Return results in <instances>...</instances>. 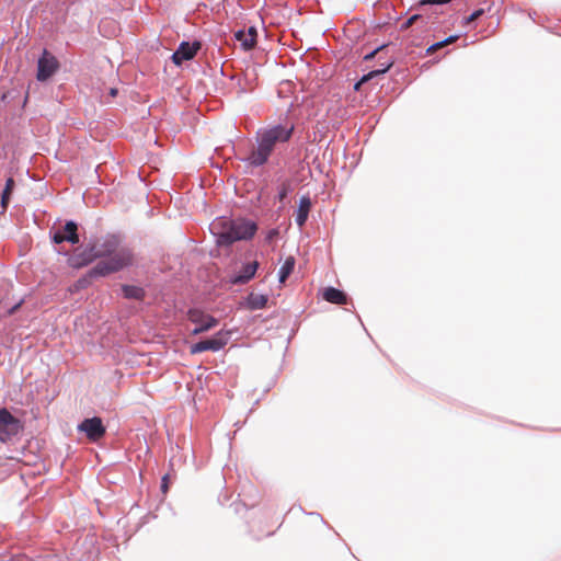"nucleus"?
Returning <instances> with one entry per match:
<instances>
[{
    "mask_svg": "<svg viewBox=\"0 0 561 561\" xmlns=\"http://www.w3.org/2000/svg\"><path fill=\"white\" fill-rule=\"evenodd\" d=\"M278 234V231L276 229H272L268 231L266 239L268 241L273 240Z\"/></svg>",
    "mask_w": 561,
    "mask_h": 561,
    "instance_id": "bb28decb",
    "label": "nucleus"
},
{
    "mask_svg": "<svg viewBox=\"0 0 561 561\" xmlns=\"http://www.w3.org/2000/svg\"><path fill=\"white\" fill-rule=\"evenodd\" d=\"M322 297L325 301L334 304V305H346L347 304L346 294L337 288H334V287L324 288Z\"/></svg>",
    "mask_w": 561,
    "mask_h": 561,
    "instance_id": "2eb2a0df",
    "label": "nucleus"
},
{
    "mask_svg": "<svg viewBox=\"0 0 561 561\" xmlns=\"http://www.w3.org/2000/svg\"><path fill=\"white\" fill-rule=\"evenodd\" d=\"M419 19H421V15L419 14H414L412 16H410L403 24H402V28L407 30L409 28L410 26H412Z\"/></svg>",
    "mask_w": 561,
    "mask_h": 561,
    "instance_id": "5701e85b",
    "label": "nucleus"
},
{
    "mask_svg": "<svg viewBox=\"0 0 561 561\" xmlns=\"http://www.w3.org/2000/svg\"><path fill=\"white\" fill-rule=\"evenodd\" d=\"M187 318L192 323L196 324L195 329L192 331L194 335L209 331L218 324L216 318L199 309L188 310Z\"/></svg>",
    "mask_w": 561,
    "mask_h": 561,
    "instance_id": "20e7f679",
    "label": "nucleus"
},
{
    "mask_svg": "<svg viewBox=\"0 0 561 561\" xmlns=\"http://www.w3.org/2000/svg\"><path fill=\"white\" fill-rule=\"evenodd\" d=\"M267 301V296L262 294L252 293L248 297V305L253 310L265 308Z\"/></svg>",
    "mask_w": 561,
    "mask_h": 561,
    "instance_id": "a211bd4d",
    "label": "nucleus"
},
{
    "mask_svg": "<svg viewBox=\"0 0 561 561\" xmlns=\"http://www.w3.org/2000/svg\"><path fill=\"white\" fill-rule=\"evenodd\" d=\"M256 35L257 33L254 27H250L248 31L240 30L234 33L236 39L241 43L244 50H250L255 46Z\"/></svg>",
    "mask_w": 561,
    "mask_h": 561,
    "instance_id": "ddd939ff",
    "label": "nucleus"
},
{
    "mask_svg": "<svg viewBox=\"0 0 561 561\" xmlns=\"http://www.w3.org/2000/svg\"><path fill=\"white\" fill-rule=\"evenodd\" d=\"M199 48L201 44L198 42H194L193 44L183 42L173 53L172 60L175 65H181L185 60L193 59Z\"/></svg>",
    "mask_w": 561,
    "mask_h": 561,
    "instance_id": "9b49d317",
    "label": "nucleus"
},
{
    "mask_svg": "<svg viewBox=\"0 0 561 561\" xmlns=\"http://www.w3.org/2000/svg\"><path fill=\"white\" fill-rule=\"evenodd\" d=\"M259 263L256 261L247 263L242 266L239 274L230 278V283L233 285L248 283L256 273Z\"/></svg>",
    "mask_w": 561,
    "mask_h": 561,
    "instance_id": "f8f14e48",
    "label": "nucleus"
},
{
    "mask_svg": "<svg viewBox=\"0 0 561 561\" xmlns=\"http://www.w3.org/2000/svg\"><path fill=\"white\" fill-rule=\"evenodd\" d=\"M169 490V474H164L161 480V491L165 494Z\"/></svg>",
    "mask_w": 561,
    "mask_h": 561,
    "instance_id": "b1692460",
    "label": "nucleus"
},
{
    "mask_svg": "<svg viewBox=\"0 0 561 561\" xmlns=\"http://www.w3.org/2000/svg\"><path fill=\"white\" fill-rule=\"evenodd\" d=\"M14 186H15V182H14L13 178H8L5 181L4 190L1 195V206L3 209H7V207L9 205L11 194L14 190Z\"/></svg>",
    "mask_w": 561,
    "mask_h": 561,
    "instance_id": "6ab92c4d",
    "label": "nucleus"
},
{
    "mask_svg": "<svg viewBox=\"0 0 561 561\" xmlns=\"http://www.w3.org/2000/svg\"><path fill=\"white\" fill-rule=\"evenodd\" d=\"M58 68L59 62L57 58L45 49L37 62V80L46 81L57 71Z\"/></svg>",
    "mask_w": 561,
    "mask_h": 561,
    "instance_id": "0eeeda50",
    "label": "nucleus"
},
{
    "mask_svg": "<svg viewBox=\"0 0 561 561\" xmlns=\"http://www.w3.org/2000/svg\"><path fill=\"white\" fill-rule=\"evenodd\" d=\"M449 0H426V1H423L422 3L423 4H426V3H431V4H443V3H447Z\"/></svg>",
    "mask_w": 561,
    "mask_h": 561,
    "instance_id": "a878e982",
    "label": "nucleus"
},
{
    "mask_svg": "<svg viewBox=\"0 0 561 561\" xmlns=\"http://www.w3.org/2000/svg\"><path fill=\"white\" fill-rule=\"evenodd\" d=\"M484 13L483 9L476 10L472 14L466 18L465 23L469 24L476 20H478Z\"/></svg>",
    "mask_w": 561,
    "mask_h": 561,
    "instance_id": "4be33fe9",
    "label": "nucleus"
},
{
    "mask_svg": "<svg viewBox=\"0 0 561 561\" xmlns=\"http://www.w3.org/2000/svg\"><path fill=\"white\" fill-rule=\"evenodd\" d=\"M110 95H111L112 98H115V96L117 95V89L112 88V89L110 90Z\"/></svg>",
    "mask_w": 561,
    "mask_h": 561,
    "instance_id": "c85d7f7f",
    "label": "nucleus"
},
{
    "mask_svg": "<svg viewBox=\"0 0 561 561\" xmlns=\"http://www.w3.org/2000/svg\"><path fill=\"white\" fill-rule=\"evenodd\" d=\"M295 266V259L293 256H288L278 272V277L280 283H285L288 276L291 274Z\"/></svg>",
    "mask_w": 561,
    "mask_h": 561,
    "instance_id": "aec40b11",
    "label": "nucleus"
},
{
    "mask_svg": "<svg viewBox=\"0 0 561 561\" xmlns=\"http://www.w3.org/2000/svg\"><path fill=\"white\" fill-rule=\"evenodd\" d=\"M311 209V201L308 196H302L299 199L298 209L296 211V224L299 228H302L308 219Z\"/></svg>",
    "mask_w": 561,
    "mask_h": 561,
    "instance_id": "4468645a",
    "label": "nucleus"
},
{
    "mask_svg": "<svg viewBox=\"0 0 561 561\" xmlns=\"http://www.w3.org/2000/svg\"><path fill=\"white\" fill-rule=\"evenodd\" d=\"M51 240L54 243L59 244L68 241L72 244H77L80 241L78 234V226L75 221H67L61 229H57L53 232Z\"/></svg>",
    "mask_w": 561,
    "mask_h": 561,
    "instance_id": "9d476101",
    "label": "nucleus"
},
{
    "mask_svg": "<svg viewBox=\"0 0 561 561\" xmlns=\"http://www.w3.org/2000/svg\"><path fill=\"white\" fill-rule=\"evenodd\" d=\"M287 193H288V191H287V188L284 186V187L280 190L279 194H278V198H279V201H283L284 198H286Z\"/></svg>",
    "mask_w": 561,
    "mask_h": 561,
    "instance_id": "cd10ccee",
    "label": "nucleus"
},
{
    "mask_svg": "<svg viewBox=\"0 0 561 561\" xmlns=\"http://www.w3.org/2000/svg\"><path fill=\"white\" fill-rule=\"evenodd\" d=\"M458 38H459V36H458V35H451V36L447 37V38H446V39H444V41H440V42H437V43H435V44L431 45V46L427 48L426 53H427L428 55L434 54V53H435V51H437L438 49H440V48H443V47H445V46H447V45H449V44L455 43Z\"/></svg>",
    "mask_w": 561,
    "mask_h": 561,
    "instance_id": "412c9836",
    "label": "nucleus"
},
{
    "mask_svg": "<svg viewBox=\"0 0 561 561\" xmlns=\"http://www.w3.org/2000/svg\"><path fill=\"white\" fill-rule=\"evenodd\" d=\"M93 250L89 244L83 248H77L71 255H69L67 263L72 268H82L93 261H95Z\"/></svg>",
    "mask_w": 561,
    "mask_h": 561,
    "instance_id": "6e6552de",
    "label": "nucleus"
},
{
    "mask_svg": "<svg viewBox=\"0 0 561 561\" xmlns=\"http://www.w3.org/2000/svg\"><path fill=\"white\" fill-rule=\"evenodd\" d=\"M95 259H104L93 266L88 275L103 277L116 273L134 262V254L129 248L121 247V239L110 234L90 243Z\"/></svg>",
    "mask_w": 561,
    "mask_h": 561,
    "instance_id": "f257e3e1",
    "label": "nucleus"
},
{
    "mask_svg": "<svg viewBox=\"0 0 561 561\" xmlns=\"http://www.w3.org/2000/svg\"><path fill=\"white\" fill-rule=\"evenodd\" d=\"M21 422L5 408L0 409V440L7 442L21 430Z\"/></svg>",
    "mask_w": 561,
    "mask_h": 561,
    "instance_id": "39448f33",
    "label": "nucleus"
},
{
    "mask_svg": "<svg viewBox=\"0 0 561 561\" xmlns=\"http://www.w3.org/2000/svg\"><path fill=\"white\" fill-rule=\"evenodd\" d=\"M228 343V332L219 331L211 339L199 341L190 348L191 354L206 351L217 352Z\"/></svg>",
    "mask_w": 561,
    "mask_h": 561,
    "instance_id": "423d86ee",
    "label": "nucleus"
},
{
    "mask_svg": "<svg viewBox=\"0 0 561 561\" xmlns=\"http://www.w3.org/2000/svg\"><path fill=\"white\" fill-rule=\"evenodd\" d=\"M123 295L127 299L142 300L145 298V289L134 285H123Z\"/></svg>",
    "mask_w": 561,
    "mask_h": 561,
    "instance_id": "f3484780",
    "label": "nucleus"
},
{
    "mask_svg": "<svg viewBox=\"0 0 561 561\" xmlns=\"http://www.w3.org/2000/svg\"><path fill=\"white\" fill-rule=\"evenodd\" d=\"M210 230L216 236L217 244L229 247L240 240L251 239L256 230V224L247 219L219 218L211 222Z\"/></svg>",
    "mask_w": 561,
    "mask_h": 561,
    "instance_id": "f03ea898",
    "label": "nucleus"
},
{
    "mask_svg": "<svg viewBox=\"0 0 561 561\" xmlns=\"http://www.w3.org/2000/svg\"><path fill=\"white\" fill-rule=\"evenodd\" d=\"M78 430L80 432H84L91 442H98L106 432L102 420L98 416L85 419L79 424Z\"/></svg>",
    "mask_w": 561,
    "mask_h": 561,
    "instance_id": "1a4fd4ad",
    "label": "nucleus"
},
{
    "mask_svg": "<svg viewBox=\"0 0 561 561\" xmlns=\"http://www.w3.org/2000/svg\"><path fill=\"white\" fill-rule=\"evenodd\" d=\"M385 46H380L378 47L377 49H375L374 51H371L370 54L366 55L365 56V59L368 60V59H371L375 57V55L377 54H380L382 50H383Z\"/></svg>",
    "mask_w": 561,
    "mask_h": 561,
    "instance_id": "393cba45",
    "label": "nucleus"
},
{
    "mask_svg": "<svg viewBox=\"0 0 561 561\" xmlns=\"http://www.w3.org/2000/svg\"><path fill=\"white\" fill-rule=\"evenodd\" d=\"M392 65H393V61H392V60H390V59H388L386 62H383V64H382V67H381V68L376 69V70H371L370 72H368L367 75H365V76L360 79V81H358V82L355 84V90H358V89H359V87H360L363 83H365V82H367V81L371 80L373 78H375V77H377V76H379V75H382V73L387 72V71L390 69V67H391Z\"/></svg>",
    "mask_w": 561,
    "mask_h": 561,
    "instance_id": "dca6fc26",
    "label": "nucleus"
},
{
    "mask_svg": "<svg viewBox=\"0 0 561 561\" xmlns=\"http://www.w3.org/2000/svg\"><path fill=\"white\" fill-rule=\"evenodd\" d=\"M294 129V124H285L260 131L257 148L252 150L248 158L250 164L256 167L264 164L277 144L287 142L290 139Z\"/></svg>",
    "mask_w": 561,
    "mask_h": 561,
    "instance_id": "7ed1b4c3",
    "label": "nucleus"
}]
</instances>
